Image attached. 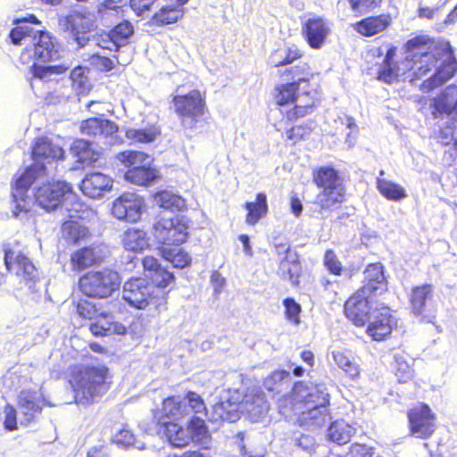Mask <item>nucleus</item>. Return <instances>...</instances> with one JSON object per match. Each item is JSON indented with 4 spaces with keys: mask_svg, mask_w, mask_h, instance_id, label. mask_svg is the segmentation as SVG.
I'll return each instance as SVG.
<instances>
[{
    "mask_svg": "<svg viewBox=\"0 0 457 457\" xmlns=\"http://www.w3.org/2000/svg\"><path fill=\"white\" fill-rule=\"evenodd\" d=\"M420 54L419 79L426 76L440 62L433 75L421 83L422 91L429 92L444 85L457 73V58L448 41H438L428 35H421Z\"/></svg>",
    "mask_w": 457,
    "mask_h": 457,
    "instance_id": "nucleus-1",
    "label": "nucleus"
},
{
    "mask_svg": "<svg viewBox=\"0 0 457 457\" xmlns=\"http://www.w3.org/2000/svg\"><path fill=\"white\" fill-rule=\"evenodd\" d=\"M281 402V407H286L287 403L291 405L301 427H320L330 420L327 409L330 403V395L325 388L318 386L310 390L306 382L295 381Z\"/></svg>",
    "mask_w": 457,
    "mask_h": 457,
    "instance_id": "nucleus-2",
    "label": "nucleus"
},
{
    "mask_svg": "<svg viewBox=\"0 0 457 457\" xmlns=\"http://www.w3.org/2000/svg\"><path fill=\"white\" fill-rule=\"evenodd\" d=\"M153 236L159 245L161 256L175 268L191 264V256L180 247L189 238V219L181 214L161 218L153 226Z\"/></svg>",
    "mask_w": 457,
    "mask_h": 457,
    "instance_id": "nucleus-3",
    "label": "nucleus"
},
{
    "mask_svg": "<svg viewBox=\"0 0 457 457\" xmlns=\"http://www.w3.org/2000/svg\"><path fill=\"white\" fill-rule=\"evenodd\" d=\"M386 54L380 63L377 64V79L391 85L400 80L410 82L419 79V65L420 63L421 35L408 39L403 49L405 56L397 60L398 47L393 44H386Z\"/></svg>",
    "mask_w": 457,
    "mask_h": 457,
    "instance_id": "nucleus-4",
    "label": "nucleus"
},
{
    "mask_svg": "<svg viewBox=\"0 0 457 457\" xmlns=\"http://www.w3.org/2000/svg\"><path fill=\"white\" fill-rule=\"evenodd\" d=\"M182 419L179 415L169 414L162 405L154 412L156 428L173 448L183 449L192 443L202 445L211 439V433L204 419L191 417L186 426L179 422Z\"/></svg>",
    "mask_w": 457,
    "mask_h": 457,
    "instance_id": "nucleus-5",
    "label": "nucleus"
},
{
    "mask_svg": "<svg viewBox=\"0 0 457 457\" xmlns=\"http://www.w3.org/2000/svg\"><path fill=\"white\" fill-rule=\"evenodd\" d=\"M300 87L295 83L285 82L275 85L272 90V99L277 106H287L290 108L282 113V122L295 123L304 119L318 109L321 99L319 86L299 94Z\"/></svg>",
    "mask_w": 457,
    "mask_h": 457,
    "instance_id": "nucleus-6",
    "label": "nucleus"
},
{
    "mask_svg": "<svg viewBox=\"0 0 457 457\" xmlns=\"http://www.w3.org/2000/svg\"><path fill=\"white\" fill-rule=\"evenodd\" d=\"M109 369L105 365H73L70 368L69 382L76 397L91 403L110 387Z\"/></svg>",
    "mask_w": 457,
    "mask_h": 457,
    "instance_id": "nucleus-7",
    "label": "nucleus"
},
{
    "mask_svg": "<svg viewBox=\"0 0 457 457\" xmlns=\"http://www.w3.org/2000/svg\"><path fill=\"white\" fill-rule=\"evenodd\" d=\"M182 85L176 87L171 97V108L180 126L193 130L204 123L209 114L205 91L194 88L187 93L179 92Z\"/></svg>",
    "mask_w": 457,
    "mask_h": 457,
    "instance_id": "nucleus-8",
    "label": "nucleus"
},
{
    "mask_svg": "<svg viewBox=\"0 0 457 457\" xmlns=\"http://www.w3.org/2000/svg\"><path fill=\"white\" fill-rule=\"evenodd\" d=\"M312 175V182L320 189L314 201L320 212L340 207L346 200V188L338 170L331 166H320Z\"/></svg>",
    "mask_w": 457,
    "mask_h": 457,
    "instance_id": "nucleus-9",
    "label": "nucleus"
},
{
    "mask_svg": "<svg viewBox=\"0 0 457 457\" xmlns=\"http://www.w3.org/2000/svg\"><path fill=\"white\" fill-rule=\"evenodd\" d=\"M4 262L14 292L34 291L41 276L38 269L29 256L22 252L6 248L4 249Z\"/></svg>",
    "mask_w": 457,
    "mask_h": 457,
    "instance_id": "nucleus-10",
    "label": "nucleus"
},
{
    "mask_svg": "<svg viewBox=\"0 0 457 457\" xmlns=\"http://www.w3.org/2000/svg\"><path fill=\"white\" fill-rule=\"evenodd\" d=\"M169 291L155 292L145 278L134 277L128 279L123 286V300L137 310L153 306L161 312L167 309Z\"/></svg>",
    "mask_w": 457,
    "mask_h": 457,
    "instance_id": "nucleus-11",
    "label": "nucleus"
},
{
    "mask_svg": "<svg viewBox=\"0 0 457 457\" xmlns=\"http://www.w3.org/2000/svg\"><path fill=\"white\" fill-rule=\"evenodd\" d=\"M121 278L111 268L93 270L84 273L78 281L79 291L88 298L105 299L120 289Z\"/></svg>",
    "mask_w": 457,
    "mask_h": 457,
    "instance_id": "nucleus-12",
    "label": "nucleus"
},
{
    "mask_svg": "<svg viewBox=\"0 0 457 457\" xmlns=\"http://www.w3.org/2000/svg\"><path fill=\"white\" fill-rule=\"evenodd\" d=\"M74 195L73 187L64 180H51L42 183L34 192L35 202L47 212L62 206Z\"/></svg>",
    "mask_w": 457,
    "mask_h": 457,
    "instance_id": "nucleus-13",
    "label": "nucleus"
},
{
    "mask_svg": "<svg viewBox=\"0 0 457 457\" xmlns=\"http://www.w3.org/2000/svg\"><path fill=\"white\" fill-rule=\"evenodd\" d=\"M165 411L171 415H179L186 418L192 417L204 419L208 414V409L204 398L195 391H187L183 400L179 395H169L162 402Z\"/></svg>",
    "mask_w": 457,
    "mask_h": 457,
    "instance_id": "nucleus-14",
    "label": "nucleus"
},
{
    "mask_svg": "<svg viewBox=\"0 0 457 457\" xmlns=\"http://www.w3.org/2000/svg\"><path fill=\"white\" fill-rule=\"evenodd\" d=\"M410 436L419 439H428L436 428V415L428 404L419 403L407 411Z\"/></svg>",
    "mask_w": 457,
    "mask_h": 457,
    "instance_id": "nucleus-15",
    "label": "nucleus"
},
{
    "mask_svg": "<svg viewBox=\"0 0 457 457\" xmlns=\"http://www.w3.org/2000/svg\"><path fill=\"white\" fill-rule=\"evenodd\" d=\"M366 334L374 341L381 342L390 337L397 327V320L392 310L386 305H381L372 310L370 319L365 325Z\"/></svg>",
    "mask_w": 457,
    "mask_h": 457,
    "instance_id": "nucleus-16",
    "label": "nucleus"
},
{
    "mask_svg": "<svg viewBox=\"0 0 457 457\" xmlns=\"http://www.w3.org/2000/svg\"><path fill=\"white\" fill-rule=\"evenodd\" d=\"M370 298L372 297L357 289L345 302L344 313L356 327H364L370 319Z\"/></svg>",
    "mask_w": 457,
    "mask_h": 457,
    "instance_id": "nucleus-17",
    "label": "nucleus"
},
{
    "mask_svg": "<svg viewBox=\"0 0 457 457\" xmlns=\"http://www.w3.org/2000/svg\"><path fill=\"white\" fill-rule=\"evenodd\" d=\"M145 204L144 198L131 192H125L114 200L112 213L119 220L137 222L140 220Z\"/></svg>",
    "mask_w": 457,
    "mask_h": 457,
    "instance_id": "nucleus-18",
    "label": "nucleus"
},
{
    "mask_svg": "<svg viewBox=\"0 0 457 457\" xmlns=\"http://www.w3.org/2000/svg\"><path fill=\"white\" fill-rule=\"evenodd\" d=\"M144 271L146 274L152 288L155 292L166 291L165 288L175 282L174 274L167 268L162 267L160 261L152 255H146L142 259Z\"/></svg>",
    "mask_w": 457,
    "mask_h": 457,
    "instance_id": "nucleus-19",
    "label": "nucleus"
},
{
    "mask_svg": "<svg viewBox=\"0 0 457 457\" xmlns=\"http://www.w3.org/2000/svg\"><path fill=\"white\" fill-rule=\"evenodd\" d=\"M330 31L328 22L320 16L310 17L302 23V37L312 49H320Z\"/></svg>",
    "mask_w": 457,
    "mask_h": 457,
    "instance_id": "nucleus-20",
    "label": "nucleus"
},
{
    "mask_svg": "<svg viewBox=\"0 0 457 457\" xmlns=\"http://www.w3.org/2000/svg\"><path fill=\"white\" fill-rule=\"evenodd\" d=\"M371 297L388 290L384 267L379 262L370 263L364 270L363 285L358 289Z\"/></svg>",
    "mask_w": 457,
    "mask_h": 457,
    "instance_id": "nucleus-21",
    "label": "nucleus"
},
{
    "mask_svg": "<svg viewBox=\"0 0 457 457\" xmlns=\"http://www.w3.org/2000/svg\"><path fill=\"white\" fill-rule=\"evenodd\" d=\"M113 179L102 172L95 171L87 173L79 184L81 192L87 197L97 199L106 192L111 191Z\"/></svg>",
    "mask_w": 457,
    "mask_h": 457,
    "instance_id": "nucleus-22",
    "label": "nucleus"
},
{
    "mask_svg": "<svg viewBox=\"0 0 457 457\" xmlns=\"http://www.w3.org/2000/svg\"><path fill=\"white\" fill-rule=\"evenodd\" d=\"M81 134L92 140L106 139L119 131L118 125L110 120L91 117L82 120L79 127Z\"/></svg>",
    "mask_w": 457,
    "mask_h": 457,
    "instance_id": "nucleus-23",
    "label": "nucleus"
},
{
    "mask_svg": "<svg viewBox=\"0 0 457 457\" xmlns=\"http://www.w3.org/2000/svg\"><path fill=\"white\" fill-rule=\"evenodd\" d=\"M67 29L79 47L85 46L89 41V33L93 27V19L88 14L74 12L66 18Z\"/></svg>",
    "mask_w": 457,
    "mask_h": 457,
    "instance_id": "nucleus-24",
    "label": "nucleus"
},
{
    "mask_svg": "<svg viewBox=\"0 0 457 457\" xmlns=\"http://www.w3.org/2000/svg\"><path fill=\"white\" fill-rule=\"evenodd\" d=\"M95 337H108L112 335L124 336L127 334V327L122 323L114 320L110 312H101L96 317L88 328Z\"/></svg>",
    "mask_w": 457,
    "mask_h": 457,
    "instance_id": "nucleus-25",
    "label": "nucleus"
},
{
    "mask_svg": "<svg viewBox=\"0 0 457 457\" xmlns=\"http://www.w3.org/2000/svg\"><path fill=\"white\" fill-rule=\"evenodd\" d=\"M434 296V287L425 283L411 287L408 295L411 312L417 317H426L428 304Z\"/></svg>",
    "mask_w": 457,
    "mask_h": 457,
    "instance_id": "nucleus-26",
    "label": "nucleus"
},
{
    "mask_svg": "<svg viewBox=\"0 0 457 457\" xmlns=\"http://www.w3.org/2000/svg\"><path fill=\"white\" fill-rule=\"evenodd\" d=\"M279 276L288 280L294 287L300 285V278L303 276V267L298 254L291 252L290 246L285 249V257L278 263Z\"/></svg>",
    "mask_w": 457,
    "mask_h": 457,
    "instance_id": "nucleus-27",
    "label": "nucleus"
},
{
    "mask_svg": "<svg viewBox=\"0 0 457 457\" xmlns=\"http://www.w3.org/2000/svg\"><path fill=\"white\" fill-rule=\"evenodd\" d=\"M278 76L280 79L295 83V86L301 87L302 85L310 87V83L314 78V73L309 62H299L295 65L290 64L279 70Z\"/></svg>",
    "mask_w": 457,
    "mask_h": 457,
    "instance_id": "nucleus-28",
    "label": "nucleus"
},
{
    "mask_svg": "<svg viewBox=\"0 0 457 457\" xmlns=\"http://www.w3.org/2000/svg\"><path fill=\"white\" fill-rule=\"evenodd\" d=\"M103 262L99 251L94 245L76 249L71 253L70 263L73 271H82Z\"/></svg>",
    "mask_w": 457,
    "mask_h": 457,
    "instance_id": "nucleus-29",
    "label": "nucleus"
},
{
    "mask_svg": "<svg viewBox=\"0 0 457 457\" xmlns=\"http://www.w3.org/2000/svg\"><path fill=\"white\" fill-rule=\"evenodd\" d=\"M392 23L388 13H380L365 17L356 21L353 27L354 30L363 37H372L387 29Z\"/></svg>",
    "mask_w": 457,
    "mask_h": 457,
    "instance_id": "nucleus-30",
    "label": "nucleus"
},
{
    "mask_svg": "<svg viewBox=\"0 0 457 457\" xmlns=\"http://www.w3.org/2000/svg\"><path fill=\"white\" fill-rule=\"evenodd\" d=\"M18 407L21 410V424L29 425L35 420L36 415L41 413L43 406L37 392L22 390L17 397Z\"/></svg>",
    "mask_w": 457,
    "mask_h": 457,
    "instance_id": "nucleus-31",
    "label": "nucleus"
},
{
    "mask_svg": "<svg viewBox=\"0 0 457 457\" xmlns=\"http://www.w3.org/2000/svg\"><path fill=\"white\" fill-rule=\"evenodd\" d=\"M31 157L36 162L62 160L64 158V151L47 137H41L36 138L34 142Z\"/></svg>",
    "mask_w": 457,
    "mask_h": 457,
    "instance_id": "nucleus-32",
    "label": "nucleus"
},
{
    "mask_svg": "<svg viewBox=\"0 0 457 457\" xmlns=\"http://www.w3.org/2000/svg\"><path fill=\"white\" fill-rule=\"evenodd\" d=\"M121 245L127 252L141 253L150 248V237L144 229L129 228L121 236Z\"/></svg>",
    "mask_w": 457,
    "mask_h": 457,
    "instance_id": "nucleus-33",
    "label": "nucleus"
},
{
    "mask_svg": "<svg viewBox=\"0 0 457 457\" xmlns=\"http://www.w3.org/2000/svg\"><path fill=\"white\" fill-rule=\"evenodd\" d=\"M304 55L303 50L295 44H288L282 48L271 52L270 61L274 68L286 67L301 60Z\"/></svg>",
    "mask_w": 457,
    "mask_h": 457,
    "instance_id": "nucleus-34",
    "label": "nucleus"
},
{
    "mask_svg": "<svg viewBox=\"0 0 457 457\" xmlns=\"http://www.w3.org/2000/svg\"><path fill=\"white\" fill-rule=\"evenodd\" d=\"M37 41L33 45L34 56L43 62L57 58L58 51L51 35L43 30L35 31Z\"/></svg>",
    "mask_w": 457,
    "mask_h": 457,
    "instance_id": "nucleus-35",
    "label": "nucleus"
},
{
    "mask_svg": "<svg viewBox=\"0 0 457 457\" xmlns=\"http://www.w3.org/2000/svg\"><path fill=\"white\" fill-rule=\"evenodd\" d=\"M432 113L450 114L457 106V86L451 85L445 88L437 96L432 99Z\"/></svg>",
    "mask_w": 457,
    "mask_h": 457,
    "instance_id": "nucleus-36",
    "label": "nucleus"
},
{
    "mask_svg": "<svg viewBox=\"0 0 457 457\" xmlns=\"http://www.w3.org/2000/svg\"><path fill=\"white\" fill-rule=\"evenodd\" d=\"M244 207L246 210V224L251 226L257 224L261 219L266 216L269 211L266 194L263 192L258 193L255 201L245 203Z\"/></svg>",
    "mask_w": 457,
    "mask_h": 457,
    "instance_id": "nucleus-37",
    "label": "nucleus"
},
{
    "mask_svg": "<svg viewBox=\"0 0 457 457\" xmlns=\"http://www.w3.org/2000/svg\"><path fill=\"white\" fill-rule=\"evenodd\" d=\"M297 122L289 124L283 122L287 127L284 132L285 137L293 145L309 139L315 129V122L313 120H308L301 123Z\"/></svg>",
    "mask_w": 457,
    "mask_h": 457,
    "instance_id": "nucleus-38",
    "label": "nucleus"
},
{
    "mask_svg": "<svg viewBox=\"0 0 457 457\" xmlns=\"http://www.w3.org/2000/svg\"><path fill=\"white\" fill-rule=\"evenodd\" d=\"M37 178V167L32 164L19 175L12 185V195L18 200H23L24 195Z\"/></svg>",
    "mask_w": 457,
    "mask_h": 457,
    "instance_id": "nucleus-39",
    "label": "nucleus"
},
{
    "mask_svg": "<svg viewBox=\"0 0 457 457\" xmlns=\"http://www.w3.org/2000/svg\"><path fill=\"white\" fill-rule=\"evenodd\" d=\"M127 181L137 186H148L157 178V170L149 164L127 170L124 175Z\"/></svg>",
    "mask_w": 457,
    "mask_h": 457,
    "instance_id": "nucleus-40",
    "label": "nucleus"
},
{
    "mask_svg": "<svg viewBox=\"0 0 457 457\" xmlns=\"http://www.w3.org/2000/svg\"><path fill=\"white\" fill-rule=\"evenodd\" d=\"M354 434L355 428L344 420L332 422L328 430L329 439L339 445L347 444Z\"/></svg>",
    "mask_w": 457,
    "mask_h": 457,
    "instance_id": "nucleus-41",
    "label": "nucleus"
},
{
    "mask_svg": "<svg viewBox=\"0 0 457 457\" xmlns=\"http://www.w3.org/2000/svg\"><path fill=\"white\" fill-rule=\"evenodd\" d=\"M73 152L80 163L92 165L96 163L101 156V153L92 148V143L85 139H78L73 145Z\"/></svg>",
    "mask_w": 457,
    "mask_h": 457,
    "instance_id": "nucleus-42",
    "label": "nucleus"
},
{
    "mask_svg": "<svg viewBox=\"0 0 457 457\" xmlns=\"http://www.w3.org/2000/svg\"><path fill=\"white\" fill-rule=\"evenodd\" d=\"M184 16V10L180 6L167 5L162 6L152 17L151 21L154 25L163 26L177 22Z\"/></svg>",
    "mask_w": 457,
    "mask_h": 457,
    "instance_id": "nucleus-43",
    "label": "nucleus"
},
{
    "mask_svg": "<svg viewBox=\"0 0 457 457\" xmlns=\"http://www.w3.org/2000/svg\"><path fill=\"white\" fill-rule=\"evenodd\" d=\"M154 200L161 208L172 212H180L187 208V203L183 197L167 190L156 192Z\"/></svg>",
    "mask_w": 457,
    "mask_h": 457,
    "instance_id": "nucleus-44",
    "label": "nucleus"
},
{
    "mask_svg": "<svg viewBox=\"0 0 457 457\" xmlns=\"http://www.w3.org/2000/svg\"><path fill=\"white\" fill-rule=\"evenodd\" d=\"M62 232L66 241L77 245L89 237L87 228L75 220H66L62 225Z\"/></svg>",
    "mask_w": 457,
    "mask_h": 457,
    "instance_id": "nucleus-45",
    "label": "nucleus"
},
{
    "mask_svg": "<svg viewBox=\"0 0 457 457\" xmlns=\"http://www.w3.org/2000/svg\"><path fill=\"white\" fill-rule=\"evenodd\" d=\"M88 69L80 65L73 68L70 73L72 88L78 95H87L92 89L91 81L87 76Z\"/></svg>",
    "mask_w": 457,
    "mask_h": 457,
    "instance_id": "nucleus-46",
    "label": "nucleus"
},
{
    "mask_svg": "<svg viewBox=\"0 0 457 457\" xmlns=\"http://www.w3.org/2000/svg\"><path fill=\"white\" fill-rule=\"evenodd\" d=\"M117 159L127 170L142 167L150 163V156L142 151L124 150L117 154Z\"/></svg>",
    "mask_w": 457,
    "mask_h": 457,
    "instance_id": "nucleus-47",
    "label": "nucleus"
},
{
    "mask_svg": "<svg viewBox=\"0 0 457 457\" xmlns=\"http://www.w3.org/2000/svg\"><path fill=\"white\" fill-rule=\"evenodd\" d=\"M377 188L385 198L390 201L397 202L407 196L406 191L403 187L384 179L377 180Z\"/></svg>",
    "mask_w": 457,
    "mask_h": 457,
    "instance_id": "nucleus-48",
    "label": "nucleus"
},
{
    "mask_svg": "<svg viewBox=\"0 0 457 457\" xmlns=\"http://www.w3.org/2000/svg\"><path fill=\"white\" fill-rule=\"evenodd\" d=\"M159 131L154 128L129 129L125 131V137L131 144H148L155 140Z\"/></svg>",
    "mask_w": 457,
    "mask_h": 457,
    "instance_id": "nucleus-49",
    "label": "nucleus"
},
{
    "mask_svg": "<svg viewBox=\"0 0 457 457\" xmlns=\"http://www.w3.org/2000/svg\"><path fill=\"white\" fill-rule=\"evenodd\" d=\"M333 357L336 363L349 379L354 380L360 376L359 365L349 359L344 353H334Z\"/></svg>",
    "mask_w": 457,
    "mask_h": 457,
    "instance_id": "nucleus-50",
    "label": "nucleus"
},
{
    "mask_svg": "<svg viewBox=\"0 0 457 457\" xmlns=\"http://www.w3.org/2000/svg\"><path fill=\"white\" fill-rule=\"evenodd\" d=\"M134 32L132 24L128 21L118 23L110 31V37L114 46H118L122 41L129 38Z\"/></svg>",
    "mask_w": 457,
    "mask_h": 457,
    "instance_id": "nucleus-51",
    "label": "nucleus"
},
{
    "mask_svg": "<svg viewBox=\"0 0 457 457\" xmlns=\"http://www.w3.org/2000/svg\"><path fill=\"white\" fill-rule=\"evenodd\" d=\"M394 373L399 383H407L413 378V370L403 357L395 356Z\"/></svg>",
    "mask_w": 457,
    "mask_h": 457,
    "instance_id": "nucleus-52",
    "label": "nucleus"
},
{
    "mask_svg": "<svg viewBox=\"0 0 457 457\" xmlns=\"http://www.w3.org/2000/svg\"><path fill=\"white\" fill-rule=\"evenodd\" d=\"M350 9L359 14L371 12L380 7L383 0H347Z\"/></svg>",
    "mask_w": 457,
    "mask_h": 457,
    "instance_id": "nucleus-53",
    "label": "nucleus"
},
{
    "mask_svg": "<svg viewBox=\"0 0 457 457\" xmlns=\"http://www.w3.org/2000/svg\"><path fill=\"white\" fill-rule=\"evenodd\" d=\"M323 265L335 276H341L344 267L333 249H327L323 257Z\"/></svg>",
    "mask_w": 457,
    "mask_h": 457,
    "instance_id": "nucleus-54",
    "label": "nucleus"
},
{
    "mask_svg": "<svg viewBox=\"0 0 457 457\" xmlns=\"http://www.w3.org/2000/svg\"><path fill=\"white\" fill-rule=\"evenodd\" d=\"M289 377V372L284 370L272 371L263 381V386L268 391H279L281 382Z\"/></svg>",
    "mask_w": 457,
    "mask_h": 457,
    "instance_id": "nucleus-55",
    "label": "nucleus"
},
{
    "mask_svg": "<svg viewBox=\"0 0 457 457\" xmlns=\"http://www.w3.org/2000/svg\"><path fill=\"white\" fill-rule=\"evenodd\" d=\"M286 318L294 324H299L301 305L294 298L287 297L283 300Z\"/></svg>",
    "mask_w": 457,
    "mask_h": 457,
    "instance_id": "nucleus-56",
    "label": "nucleus"
},
{
    "mask_svg": "<svg viewBox=\"0 0 457 457\" xmlns=\"http://www.w3.org/2000/svg\"><path fill=\"white\" fill-rule=\"evenodd\" d=\"M76 310H77V312L78 314L83 318V319H87V320H96V317H97V315L99 313H97V309H96V306L95 303L89 302L88 300H86V299H80L77 305H76Z\"/></svg>",
    "mask_w": 457,
    "mask_h": 457,
    "instance_id": "nucleus-57",
    "label": "nucleus"
},
{
    "mask_svg": "<svg viewBox=\"0 0 457 457\" xmlns=\"http://www.w3.org/2000/svg\"><path fill=\"white\" fill-rule=\"evenodd\" d=\"M112 442L122 447H129L135 445L136 437L133 432L124 426L112 437Z\"/></svg>",
    "mask_w": 457,
    "mask_h": 457,
    "instance_id": "nucleus-58",
    "label": "nucleus"
},
{
    "mask_svg": "<svg viewBox=\"0 0 457 457\" xmlns=\"http://www.w3.org/2000/svg\"><path fill=\"white\" fill-rule=\"evenodd\" d=\"M4 428L6 431H15L18 429V422H17V411L13 405L7 403L4 408Z\"/></svg>",
    "mask_w": 457,
    "mask_h": 457,
    "instance_id": "nucleus-59",
    "label": "nucleus"
},
{
    "mask_svg": "<svg viewBox=\"0 0 457 457\" xmlns=\"http://www.w3.org/2000/svg\"><path fill=\"white\" fill-rule=\"evenodd\" d=\"M34 33L35 31L29 26L21 25L11 29L10 37L13 44L19 45L21 41L27 37H33V38H36L37 36Z\"/></svg>",
    "mask_w": 457,
    "mask_h": 457,
    "instance_id": "nucleus-60",
    "label": "nucleus"
},
{
    "mask_svg": "<svg viewBox=\"0 0 457 457\" xmlns=\"http://www.w3.org/2000/svg\"><path fill=\"white\" fill-rule=\"evenodd\" d=\"M226 402H220L215 404L214 410L219 413V418L222 420L236 421L239 418L237 410H226Z\"/></svg>",
    "mask_w": 457,
    "mask_h": 457,
    "instance_id": "nucleus-61",
    "label": "nucleus"
},
{
    "mask_svg": "<svg viewBox=\"0 0 457 457\" xmlns=\"http://www.w3.org/2000/svg\"><path fill=\"white\" fill-rule=\"evenodd\" d=\"M91 63L100 71H110L114 68L113 61L106 56L94 54L91 56Z\"/></svg>",
    "mask_w": 457,
    "mask_h": 457,
    "instance_id": "nucleus-62",
    "label": "nucleus"
},
{
    "mask_svg": "<svg viewBox=\"0 0 457 457\" xmlns=\"http://www.w3.org/2000/svg\"><path fill=\"white\" fill-rule=\"evenodd\" d=\"M350 457H372V449L364 444L353 443L349 447Z\"/></svg>",
    "mask_w": 457,
    "mask_h": 457,
    "instance_id": "nucleus-63",
    "label": "nucleus"
},
{
    "mask_svg": "<svg viewBox=\"0 0 457 457\" xmlns=\"http://www.w3.org/2000/svg\"><path fill=\"white\" fill-rule=\"evenodd\" d=\"M168 457H212V455L206 451V448H197L186 450L179 453H172Z\"/></svg>",
    "mask_w": 457,
    "mask_h": 457,
    "instance_id": "nucleus-64",
    "label": "nucleus"
}]
</instances>
